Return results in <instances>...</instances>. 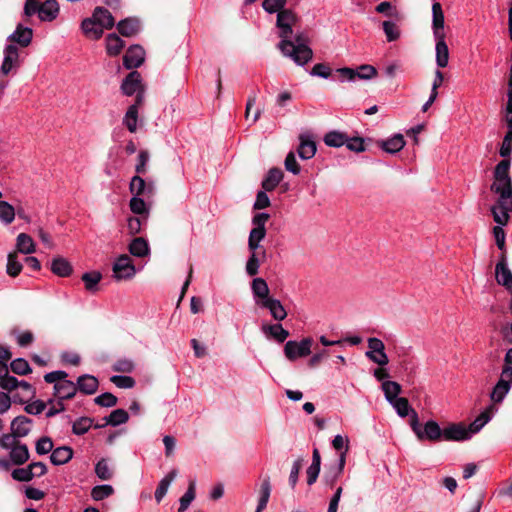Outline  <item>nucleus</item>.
<instances>
[{"mask_svg": "<svg viewBox=\"0 0 512 512\" xmlns=\"http://www.w3.org/2000/svg\"><path fill=\"white\" fill-rule=\"evenodd\" d=\"M93 420L89 417H81L72 425V432L75 435H84L92 427Z\"/></svg>", "mask_w": 512, "mask_h": 512, "instance_id": "nucleus-48", "label": "nucleus"}, {"mask_svg": "<svg viewBox=\"0 0 512 512\" xmlns=\"http://www.w3.org/2000/svg\"><path fill=\"white\" fill-rule=\"evenodd\" d=\"M140 22L137 18H126L117 24L118 32L124 37H132L140 31Z\"/></svg>", "mask_w": 512, "mask_h": 512, "instance_id": "nucleus-23", "label": "nucleus"}, {"mask_svg": "<svg viewBox=\"0 0 512 512\" xmlns=\"http://www.w3.org/2000/svg\"><path fill=\"white\" fill-rule=\"evenodd\" d=\"M17 250L23 254H31L35 251V243L31 236L26 233H20L17 236Z\"/></svg>", "mask_w": 512, "mask_h": 512, "instance_id": "nucleus-38", "label": "nucleus"}, {"mask_svg": "<svg viewBox=\"0 0 512 512\" xmlns=\"http://www.w3.org/2000/svg\"><path fill=\"white\" fill-rule=\"evenodd\" d=\"M15 209L6 201H0V221L10 224L14 221Z\"/></svg>", "mask_w": 512, "mask_h": 512, "instance_id": "nucleus-49", "label": "nucleus"}, {"mask_svg": "<svg viewBox=\"0 0 512 512\" xmlns=\"http://www.w3.org/2000/svg\"><path fill=\"white\" fill-rule=\"evenodd\" d=\"M313 340L310 337L303 338L300 342L289 340L284 346V354L289 361H295L311 353Z\"/></svg>", "mask_w": 512, "mask_h": 512, "instance_id": "nucleus-6", "label": "nucleus"}, {"mask_svg": "<svg viewBox=\"0 0 512 512\" xmlns=\"http://www.w3.org/2000/svg\"><path fill=\"white\" fill-rule=\"evenodd\" d=\"M77 392L76 384L70 380H64L54 385V394L59 401L71 399Z\"/></svg>", "mask_w": 512, "mask_h": 512, "instance_id": "nucleus-19", "label": "nucleus"}, {"mask_svg": "<svg viewBox=\"0 0 512 512\" xmlns=\"http://www.w3.org/2000/svg\"><path fill=\"white\" fill-rule=\"evenodd\" d=\"M12 478L19 482H29L34 477V472L31 471L30 465L25 468H17L12 471Z\"/></svg>", "mask_w": 512, "mask_h": 512, "instance_id": "nucleus-54", "label": "nucleus"}, {"mask_svg": "<svg viewBox=\"0 0 512 512\" xmlns=\"http://www.w3.org/2000/svg\"><path fill=\"white\" fill-rule=\"evenodd\" d=\"M95 473L101 480H110L113 472L109 467L108 461L104 458L100 459L95 465Z\"/></svg>", "mask_w": 512, "mask_h": 512, "instance_id": "nucleus-50", "label": "nucleus"}, {"mask_svg": "<svg viewBox=\"0 0 512 512\" xmlns=\"http://www.w3.org/2000/svg\"><path fill=\"white\" fill-rule=\"evenodd\" d=\"M512 387V370L502 369L498 382L490 393L492 405L501 403Z\"/></svg>", "mask_w": 512, "mask_h": 512, "instance_id": "nucleus-7", "label": "nucleus"}, {"mask_svg": "<svg viewBox=\"0 0 512 512\" xmlns=\"http://www.w3.org/2000/svg\"><path fill=\"white\" fill-rule=\"evenodd\" d=\"M81 28L83 33L92 39H100L103 35V29L97 24V22L91 18H86L82 21Z\"/></svg>", "mask_w": 512, "mask_h": 512, "instance_id": "nucleus-29", "label": "nucleus"}, {"mask_svg": "<svg viewBox=\"0 0 512 512\" xmlns=\"http://www.w3.org/2000/svg\"><path fill=\"white\" fill-rule=\"evenodd\" d=\"M73 457V450L69 446H61L54 449L50 455L51 463L55 466L68 463Z\"/></svg>", "mask_w": 512, "mask_h": 512, "instance_id": "nucleus-25", "label": "nucleus"}, {"mask_svg": "<svg viewBox=\"0 0 512 512\" xmlns=\"http://www.w3.org/2000/svg\"><path fill=\"white\" fill-rule=\"evenodd\" d=\"M497 411L494 405H489L480 415L469 425L467 430L470 433V437L478 433L492 418Z\"/></svg>", "mask_w": 512, "mask_h": 512, "instance_id": "nucleus-18", "label": "nucleus"}, {"mask_svg": "<svg viewBox=\"0 0 512 512\" xmlns=\"http://www.w3.org/2000/svg\"><path fill=\"white\" fill-rule=\"evenodd\" d=\"M316 153V143L309 135L300 136L298 154L304 160L311 159Z\"/></svg>", "mask_w": 512, "mask_h": 512, "instance_id": "nucleus-24", "label": "nucleus"}, {"mask_svg": "<svg viewBox=\"0 0 512 512\" xmlns=\"http://www.w3.org/2000/svg\"><path fill=\"white\" fill-rule=\"evenodd\" d=\"M145 59V51L140 45H132L123 57V65L126 69L138 68Z\"/></svg>", "mask_w": 512, "mask_h": 512, "instance_id": "nucleus-13", "label": "nucleus"}, {"mask_svg": "<svg viewBox=\"0 0 512 512\" xmlns=\"http://www.w3.org/2000/svg\"><path fill=\"white\" fill-rule=\"evenodd\" d=\"M409 426L420 442L437 443L442 441L443 432L440 425L434 420H428L421 424L416 411H413L412 419H409Z\"/></svg>", "mask_w": 512, "mask_h": 512, "instance_id": "nucleus-3", "label": "nucleus"}, {"mask_svg": "<svg viewBox=\"0 0 512 512\" xmlns=\"http://www.w3.org/2000/svg\"><path fill=\"white\" fill-rule=\"evenodd\" d=\"M436 64L439 68H445L449 62V49L447 44H436Z\"/></svg>", "mask_w": 512, "mask_h": 512, "instance_id": "nucleus-46", "label": "nucleus"}, {"mask_svg": "<svg viewBox=\"0 0 512 512\" xmlns=\"http://www.w3.org/2000/svg\"><path fill=\"white\" fill-rule=\"evenodd\" d=\"M378 146L389 154H395L403 149L405 140L402 134H395L386 140L378 141Z\"/></svg>", "mask_w": 512, "mask_h": 512, "instance_id": "nucleus-21", "label": "nucleus"}, {"mask_svg": "<svg viewBox=\"0 0 512 512\" xmlns=\"http://www.w3.org/2000/svg\"><path fill=\"white\" fill-rule=\"evenodd\" d=\"M336 73L339 74V80L341 82L345 81H355L356 79L360 80H370L377 76V69L369 64L360 65L357 69L343 67L338 68Z\"/></svg>", "mask_w": 512, "mask_h": 512, "instance_id": "nucleus-5", "label": "nucleus"}, {"mask_svg": "<svg viewBox=\"0 0 512 512\" xmlns=\"http://www.w3.org/2000/svg\"><path fill=\"white\" fill-rule=\"evenodd\" d=\"M32 420L26 416H17L11 422V431L14 437L22 438L31 431Z\"/></svg>", "mask_w": 512, "mask_h": 512, "instance_id": "nucleus-20", "label": "nucleus"}, {"mask_svg": "<svg viewBox=\"0 0 512 512\" xmlns=\"http://www.w3.org/2000/svg\"><path fill=\"white\" fill-rule=\"evenodd\" d=\"M11 370L18 375H26L31 372L29 363L23 358H17L10 364Z\"/></svg>", "mask_w": 512, "mask_h": 512, "instance_id": "nucleus-56", "label": "nucleus"}, {"mask_svg": "<svg viewBox=\"0 0 512 512\" xmlns=\"http://www.w3.org/2000/svg\"><path fill=\"white\" fill-rule=\"evenodd\" d=\"M94 402L101 407H113L117 403V397L105 392L94 399Z\"/></svg>", "mask_w": 512, "mask_h": 512, "instance_id": "nucleus-61", "label": "nucleus"}, {"mask_svg": "<svg viewBox=\"0 0 512 512\" xmlns=\"http://www.w3.org/2000/svg\"><path fill=\"white\" fill-rule=\"evenodd\" d=\"M445 18L442 6L438 1H434L432 5V28H444Z\"/></svg>", "mask_w": 512, "mask_h": 512, "instance_id": "nucleus-45", "label": "nucleus"}, {"mask_svg": "<svg viewBox=\"0 0 512 512\" xmlns=\"http://www.w3.org/2000/svg\"><path fill=\"white\" fill-rule=\"evenodd\" d=\"M130 210L136 215H145V219L148 215V208L146 202L141 197H132L129 202Z\"/></svg>", "mask_w": 512, "mask_h": 512, "instance_id": "nucleus-51", "label": "nucleus"}, {"mask_svg": "<svg viewBox=\"0 0 512 512\" xmlns=\"http://www.w3.org/2000/svg\"><path fill=\"white\" fill-rule=\"evenodd\" d=\"M93 19L102 29H111L115 25L112 14L103 7H96L93 12Z\"/></svg>", "mask_w": 512, "mask_h": 512, "instance_id": "nucleus-26", "label": "nucleus"}, {"mask_svg": "<svg viewBox=\"0 0 512 512\" xmlns=\"http://www.w3.org/2000/svg\"><path fill=\"white\" fill-rule=\"evenodd\" d=\"M390 404L393 406L398 416H400L401 418L410 416V419H412V413L415 410L410 406L407 398L400 397L399 399L391 402Z\"/></svg>", "mask_w": 512, "mask_h": 512, "instance_id": "nucleus-41", "label": "nucleus"}, {"mask_svg": "<svg viewBox=\"0 0 512 512\" xmlns=\"http://www.w3.org/2000/svg\"><path fill=\"white\" fill-rule=\"evenodd\" d=\"M442 441H465L470 439V433L461 423H452L442 429Z\"/></svg>", "mask_w": 512, "mask_h": 512, "instance_id": "nucleus-11", "label": "nucleus"}, {"mask_svg": "<svg viewBox=\"0 0 512 512\" xmlns=\"http://www.w3.org/2000/svg\"><path fill=\"white\" fill-rule=\"evenodd\" d=\"M177 476V470L173 469L171 470L158 484L156 491H155V500L157 503H160L164 496L166 495L168 488L172 481Z\"/></svg>", "mask_w": 512, "mask_h": 512, "instance_id": "nucleus-33", "label": "nucleus"}, {"mask_svg": "<svg viewBox=\"0 0 512 512\" xmlns=\"http://www.w3.org/2000/svg\"><path fill=\"white\" fill-rule=\"evenodd\" d=\"M77 391L85 395H93L99 387L98 379L90 374H84L77 378Z\"/></svg>", "mask_w": 512, "mask_h": 512, "instance_id": "nucleus-17", "label": "nucleus"}, {"mask_svg": "<svg viewBox=\"0 0 512 512\" xmlns=\"http://www.w3.org/2000/svg\"><path fill=\"white\" fill-rule=\"evenodd\" d=\"M124 41L115 33L108 34L106 37V51L109 56H117L124 48Z\"/></svg>", "mask_w": 512, "mask_h": 512, "instance_id": "nucleus-34", "label": "nucleus"}, {"mask_svg": "<svg viewBox=\"0 0 512 512\" xmlns=\"http://www.w3.org/2000/svg\"><path fill=\"white\" fill-rule=\"evenodd\" d=\"M295 21L296 16L291 10L279 11L276 25L280 29L279 37L282 40L278 48L284 56L291 58L297 65L303 66L312 59L313 51L302 34L296 35L294 41L289 39L293 33L292 25Z\"/></svg>", "mask_w": 512, "mask_h": 512, "instance_id": "nucleus-1", "label": "nucleus"}, {"mask_svg": "<svg viewBox=\"0 0 512 512\" xmlns=\"http://www.w3.org/2000/svg\"><path fill=\"white\" fill-rule=\"evenodd\" d=\"M310 75L327 79L331 75V68L324 63H318L313 66Z\"/></svg>", "mask_w": 512, "mask_h": 512, "instance_id": "nucleus-63", "label": "nucleus"}, {"mask_svg": "<svg viewBox=\"0 0 512 512\" xmlns=\"http://www.w3.org/2000/svg\"><path fill=\"white\" fill-rule=\"evenodd\" d=\"M382 27L384 30V33L386 35L387 41L392 42L399 38L400 36V30L397 24L393 21H384L382 23Z\"/></svg>", "mask_w": 512, "mask_h": 512, "instance_id": "nucleus-53", "label": "nucleus"}, {"mask_svg": "<svg viewBox=\"0 0 512 512\" xmlns=\"http://www.w3.org/2000/svg\"><path fill=\"white\" fill-rule=\"evenodd\" d=\"M51 271L59 277H68L73 268L68 260L63 257H56L51 263Z\"/></svg>", "mask_w": 512, "mask_h": 512, "instance_id": "nucleus-31", "label": "nucleus"}, {"mask_svg": "<svg viewBox=\"0 0 512 512\" xmlns=\"http://www.w3.org/2000/svg\"><path fill=\"white\" fill-rule=\"evenodd\" d=\"M113 493H114V489L111 485H108V484L97 485L92 488L91 497L95 501H101V500L108 498Z\"/></svg>", "mask_w": 512, "mask_h": 512, "instance_id": "nucleus-44", "label": "nucleus"}, {"mask_svg": "<svg viewBox=\"0 0 512 512\" xmlns=\"http://www.w3.org/2000/svg\"><path fill=\"white\" fill-rule=\"evenodd\" d=\"M260 254H251L246 263V272L249 276H255L259 271Z\"/></svg>", "mask_w": 512, "mask_h": 512, "instance_id": "nucleus-62", "label": "nucleus"}, {"mask_svg": "<svg viewBox=\"0 0 512 512\" xmlns=\"http://www.w3.org/2000/svg\"><path fill=\"white\" fill-rule=\"evenodd\" d=\"M113 273L117 280L131 279L136 273L131 258L125 254L119 256L113 264Z\"/></svg>", "mask_w": 512, "mask_h": 512, "instance_id": "nucleus-9", "label": "nucleus"}, {"mask_svg": "<svg viewBox=\"0 0 512 512\" xmlns=\"http://www.w3.org/2000/svg\"><path fill=\"white\" fill-rule=\"evenodd\" d=\"M382 390L384 392L386 400L391 403L400 397L398 395L401 392V386L395 381H385L382 383Z\"/></svg>", "mask_w": 512, "mask_h": 512, "instance_id": "nucleus-39", "label": "nucleus"}, {"mask_svg": "<svg viewBox=\"0 0 512 512\" xmlns=\"http://www.w3.org/2000/svg\"><path fill=\"white\" fill-rule=\"evenodd\" d=\"M33 37V30L29 27H24L22 24H18L15 31L8 36L7 41L10 44L17 43L21 47H27Z\"/></svg>", "mask_w": 512, "mask_h": 512, "instance_id": "nucleus-14", "label": "nucleus"}, {"mask_svg": "<svg viewBox=\"0 0 512 512\" xmlns=\"http://www.w3.org/2000/svg\"><path fill=\"white\" fill-rule=\"evenodd\" d=\"M495 274L498 284L504 286L511 293L509 310L512 314V273L507 266L504 255L501 256V259L496 264ZM501 334L508 343L512 344V323L510 325L503 326L501 328Z\"/></svg>", "mask_w": 512, "mask_h": 512, "instance_id": "nucleus-4", "label": "nucleus"}, {"mask_svg": "<svg viewBox=\"0 0 512 512\" xmlns=\"http://www.w3.org/2000/svg\"><path fill=\"white\" fill-rule=\"evenodd\" d=\"M129 252L136 257L148 255L150 252L148 242L142 237L134 238L129 245Z\"/></svg>", "mask_w": 512, "mask_h": 512, "instance_id": "nucleus-37", "label": "nucleus"}, {"mask_svg": "<svg viewBox=\"0 0 512 512\" xmlns=\"http://www.w3.org/2000/svg\"><path fill=\"white\" fill-rule=\"evenodd\" d=\"M509 169L510 160L500 161L494 169V182L491 185V191L499 196L491 211L494 221L501 226L507 224L509 212L512 211V180Z\"/></svg>", "mask_w": 512, "mask_h": 512, "instance_id": "nucleus-2", "label": "nucleus"}, {"mask_svg": "<svg viewBox=\"0 0 512 512\" xmlns=\"http://www.w3.org/2000/svg\"><path fill=\"white\" fill-rule=\"evenodd\" d=\"M129 190L134 197L150 198L155 194V185L153 182H146L140 175L132 177Z\"/></svg>", "mask_w": 512, "mask_h": 512, "instance_id": "nucleus-10", "label": "nucleus"}, {"mask_svg": "<svg viewBox=\"0 0 512 512\" xmlns=\"http://www.w3.org/2000/svg\"><path fill=\"white\" fill-rule=\"evenodd\" d=\"M81 279L85 284L86 290L89 292H95L97 290V285L102 279V275L98 271H91L84 273Z\"/></svg>", "mask_w": 512, "mask_h": 512, "instance_id": "nucleus-42", "label": "nucleus"}, {"mask_svg": "<svg viewBox=\"0 0 512 512\" xmlns=\"http://www.w3.org/2000/svg\"><path fill=\"white\" fill-rule=\"evenodd\" d=\"M19 66V52L14 44H7L4 48V58L0 74L7 75L13 68Z\"/></svg>", "mask_w": 512, "mask_h": 512, "instance_id": "nucleus-12", "label": "nucleus"}, {"mask_svg": "<svg viewBox=\"0 0 512 512\" xmlns=\"http://www.w3.org/2000/svg\"><path fill=\"white\" fill-rule=\"evenodd\" d=\"M59 14V4L56 0H46L40 5L39 19L45 22H51Z\"/></svg>", "mask_w": 512, "mask_h": 512, "instance_id": "nucleus-22", "label": "nucleus"}, {"mask_svg": "<svg viewBox=\"0 0 512 512\" xmlns=\"http://www.w3.org/2000/svg\"><path fill=\"white\" fill-rule=\"evenodd\" d=\"M262 331L266 336L272 337L278 343H283L289 337V331L279 323L264 325Z\"/></svg>", "mask_w": 512, "mask_h": 512, "instance_id": "nucleus-27", "label": "nucleus"}, {"mask_svg": "<svg viewBox=\"0 0 512 512\" xmlns=\"http://www.w3.org/2000/svg\"><path fill=\"white\" fill-rule=\"evenodd\" d=\"M499 153L503 158L510 157L512 153V129H508L505 134Z\"/></svg>", "mask_w": 512, "mask_h": 512, "instance_id": "nucleus-60", "label": "nucleus"}, {"mask_svg": "<svg viewBox=\"0 0 512 512\" xmlns=\"http://www.w3.org/2000/svg\"><path fill=\"white\" fill-rule=\"evenodd\" d=\"M142 88V78L141 74L138 71L130 72L123 80L121 85V90L123 94L127 96L135 94L138 90Z\"/></svg>", "mask_w": 512, "mask_h": 512, "instance_id": "nucleus-16", "label": "nucleus"}, {"mask_svg": "<svg viewBox=\"0 0 512 512\" xmlns=\"http://www.w3.org/2000/svg\"><path fill=\"white\" fill-rule=\"evenodd\" d=\"M53 447H54V444H53L52 439L48 436H43V437L39 438L38 441L36 442L35 449H36L37 454L45 455L49 452L52 453V451L54 450Z\"/></svg>", "mask_w": 512, "mask_h": 512, "instance_id": "nucleus-55", "label": "nucleus"}, {"mask_svg": "<svg viewBox=\"0 0 512 512\" xmlns=\"http://www.w3.org/2000/svg\"><path fill=\"white\" fill-rule=\"evenodd\" d=\"M22 271V264L16 253H10L7 258L6 272L11 277H16Z\"/></svg>", "mask_w": 512, "mask_h": 512, "instance_id": "nucleus-47", "label": "nucleus"}, {"mask_svg": "<svg viewBox=\"0 0 512 512\" xmlns=\"http://www.w3.org/2000/svg\"><path fill=\"white\" fill-rule=\"evenodd\" d=\"M110 381L119 388L129 389L135 386V380L130 376L114 375Z\"/></svg>", "mask_w": 512, "mask_h": 512, "instance_id": "nucleus-57", "label": "nucleus"}, {"mask_svg": "<svg viewBox=\"0 0 512 512\" xmlns=\"http://www.w3.org/2000/svg\"><path fill=\"white\" fill-rule=\"evenodd\" d=\"M367 345L368 351H366L365 356L369 360L379 366H385L388 364L389 359L385 353V345L381 339L376 337L368 338Z\"/></svg>", "mask_w": 512, "mask_h": 512, "instance_id": "nucleus-8", "label": "nucleus"}, {"mask_svg": "<svg viewBox=\"0 0 512 512\" xmlns=\"http://www.w3.org/2000/svg\"><path fill=\"white\" fill-rule=\"evenodd\" d=\"M283 178V172L279 168H271L262 181V188L265 191L274 190Z\"/></svg>", "mask_w": 512, "mask_h": 512, "instance_id": "nucleus-28", "label": "nucleus"}, {"mask_svg": "<svg viewBox=\"0 0 512 512\" xmlns=\"http://www.w3.org/2000/svg\"><path fill=\"white\" fill-rule=\"evenodd\" d=\"M137 121V105H131L124 116L123 123L131 133H134L137 130Z\"/></svg>", "mask_w": 512, "mask_h": 512, "instance_id": "nucleus-43", "label": "nucleus"}, {"mask_svg": "<svg viewBox=\"0 0 512 512\" xmlns=\"http://www.w3.org/2000/svg\"><path fill=\"white\" fill-rule=\"evenodd\" d=\"M256 304L261 307L268 309L271 316L276 321H282L287 317V312L281 302L277 299L270 298L265 301H256Z\"/></svg>", "mask_w": 512, "mask_h": 512, "instance_id": "nucleus-15", "label": "nucleus"}, {"mask_svg": "<svg viewBox=\"0 0 512 512\" xmlns=\"http://www.w3.org/2000/svg\"><path fill=\"white\" fill-rule=\"evenodd\" d=\"M112 369L116 372L130 373L134 369V363L129 359H119L113 364Z\"/></svg>", "mask_w": 512, "mask_h": 512, "instance_id": "nucleus-64", "label": "nucleus"}, {"mask_svg": "<svg viewBox=\"0 0 512 512\" xmlns=\"http://www.w3.org/2000/svg\"><path fill=\"white\" fill-rule=\"evenodd\" d=\"M346 147L353 152H363L366 150L365 147V139L362 137H352L349 138L347 136V142L345 143Z\"/></svg>", "mask_w": 512, "mask_h": 512, "instance_id": "nucleus-58", "label": "nucleus"}, {"mask_svg": "<svg viewBox=\"0 0 512 512\" xmlns=\"http://www.w3.org/2000/svg\"><path fill=\"white\" fill-rule=\"evenodd\" d=\"M29 450L26 444L17 443L10 451V459L15 465H22L29 459Z\"/></svg>", "mask_w": 512, "mask_h": 512, "instance_id": "nucleus-32", "label": "nucleus"}, {"mask_svg": "<svg viewBox=\"0 0 512 512\" xmlns=\"http://www.w3.org/2000/svg\"><path fill=\"white\" fill-rule=\"evenodd\" d=\"M287 0H264L262 3L263 9L272 14L275 12L282 11Z\"/></svg>", "mask_w": 512, "mask_h": 512, "instance_id": "nucleus-59", "label": "nucleus"}, {"mask_svg": "<svg viewBox=\"0 0 512 512\" xmlns=\"http://www.w3.org/2000/svg\"><path fill=\"white\" fill-rule=\"evenodd\" d=\"M260 496L258 500V506L256 508L255 512H262L269 501L270 494H271V484H270V478L266 476L260 486Z\"/></svg>", "mask_w": 512, "mask_h": 512, "instance_id": "nucleus-35", "label": "nucleus"}, {"mask_svg": "<svg viewBox=\"0 0 512 512\" xmlns=\"http://www.w3.org/2000/svg\"><path fill=\"white\" fill-rule=\"evenodd\" d=\"M252 293L255 297L256 301H265L266 299H270L269 296V287L266 281L263 278H255L252 281Z\"/></svg>", "mask_w": 512, "mask_h": 512, "instance_id": "nucleus-30", "label": "nucleus"}, {"mask_svg": "<svg viewBox=\"0 0 512 512\" xmlns=\"http://www.w3.org/2000/svg\"><path fill=\"white\" fill-rule=\"evenodd\" d=\"M129 415L124 409H116L111 414L104 418V425L118 426L128 421ZM102 427V425H96V428Z\"/></svg>", "mask_w": 512, "mask_h": 512, "instance_id": "nucleus-36", "label": "nucleus"}, {"mask_svg": "<svg viewBox=\"0 0 512 512\" xmlns=\"http://www.w3.org/2000/svg\"><path fill=\"white\" fill-rule=\"evenodd\" d=\"M347 142V134L339 131H330L324 136V143L329 147H341Z\"/></svg>", "mask_w": 512, "mask_h": 512, "instance_id": "nucleus-40", "label": "nucleus"}, {"mask_svg": "<svg viewBox=\"0 0 512 512\" xmlns=\"http://www.w3.org/2000/svg\"><path fill=\"white\" fill-rule=\"evenodd\" d=\"M195 498V481H190L187 491L180 498L178 512H184Z\"/></svg>", "mask_w": 512, "mask_h": 512, "instance_id": "nucleus-52", "label": "nucleus"}]
</instances>
